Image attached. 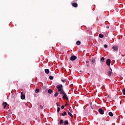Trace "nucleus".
I'll use <instances>...</instances> for the list:
<instances>
[{"label":"nucleus","mask_w":125,"mask_h":125,"mask_svg":"<svg viewBox=\"0 0 125 125\" xmlns=\"http://www.w3.org/2000/svg\"><path fill=\"white\" fill-rule=\"evenodd\" d=\"M56 87L58 90V92H60V94H62V93H64V89H63V85L60 84L56 86Z\"/></svg>","instance_id":"1"},{"label":"nucleus","mask_w":125,"mask_h":125,"mask_svg":"<svg viewBox=\"0 0 125 125\" xmlns=\"http://www.w3.org/2000/svg\"><path fill=\"white\" fill-rule=\"evenodd\" d=\"M61 94H62L63 95L62 99H67L68 100V97L67 96V95L66 94L65 92H63V93H62Z\"/></svg>","instance_id":"2"},{"label":"nucleus","mask_w":125,"mask_h":125,"mask_svg":"<svg viewBox=\"0 0 125 125\" xmlns=\"http://www.w3.org/2000/svg\"><path fill=\"white\" fill-rule=\"evenodd\" d=\"M107 75L109 76V77H110V76L112 75V68H111V67H109Z\"/></svg>","instance_id":"3"},{"label":"nucleus","mask_w":125,"mask_h":125,"mask_svg":"<svg viewBox=\"0 0 125 125\" xmlns=\"http://www.w3.org/2000/svg\"><path fill=\"white\" fill-rule=\"evenodd\" d=\"M106 64L107 65V66H110V65H111V60L110 59H107L106 60Z\"/></svg>","instance_id":"4"},{"label":"nucleus","mask_w":125,"mask_h":125,"mask_svg":"<svg viewBox=\"0 0 125 125\" xmlns=\"http://www.w3.org/2000/svg\"><path fill=\"white\" fill-rule=\"evenodd\" d=\"M99 112L101 115H103L104 114V111H103V109L102 108H99Z\"/></svg>","instance_id":"5"},{"label":"nucleus","mask_w":125,"mask_h":125,"mask_svg":"<svg viewBox=\"0 0 125 125\" xmlns=\"http://www.w3.org/2000/svg\"><path fill=\"white\" fill-rule=\"evenodd\" d=\"M76 59H77V57L75 56H72L70 57V60H71V61H74V60H76Z\"/></svg>","instance_id":"6"},{"label":"nucleus","mask_w":125,"mask_h":125,"mask_svg":"<svg viewBox=\"0 0 125 125\" xmlns=\"http://www.w3.org/2000/svg\"><path fill=\"white\" fill-rule=\"evenodd\" d=\"M21 99L22 100L25 99V95H23V92H21Z\"/></svg>","instance_id":"7"},{"label":"nucleus","mask_w":125,"mask_h":125,"mask_svg":"<svg viewBox=\"0 0 125 125\" xmlns=\"http://www.w3.org/2000/svg\"><path fill=\"white\" fill-rule=\"evenodd\" d=\"M112 49L113 50V51H118V47L113 46Z\"/></svg>","instance_id":"8"},{"label":"nucleus","mask_w":125,"mask_h":125,"mask_svg":"<svg viewBox=\"0 0 125 125\" xmlns=\"http://www.w3.org/2000/svg\"><path fill=\"white\" fill-rule=\"evenodd\" d=\"M3 108L5 109V108H6V106H7V103L4 102L3 103Z\"/></svg>","instance_id":"9"},{"label":"nucleus","mask_w":125,"mask_h":125,"mask_svg":"<svg viewBox=\"0 0 125 125\" xmlns=\"http://www.w3.org/2000/svg\"><path fill=\"white\" fill-rule=\"evenodd\" d=\"M72 6H74V7H78V4L77 3H73L72 4Z\"/></svg>","instance_id":"10"},{"label":"nucleus","mask_w":125,"mask_h":125,"mask_svg":"<svg viewBox=\"0 0 125 125\" xmlns=\"http://www.w3.org/2000/svg\"><path fill=\"white\" fill-rule=\"evenodd\" d=\"M45 73L46 74H49V69H45Z\"/></svg>","instance_id":"11"},{"label":"nucleus","mask_w":125,"mask_h":125,"mask_svg":"<svg viewBox=\"0 0 125 125\" xmlns=\"http://www.w3.org/2000/svg\"><path fill=\"white\" fill-rule=\"evenodd\" d=\"M68 114L69 115V116H70L71 117V118H73V114H72V113H71V112H70V111H68Z\"/></svg>","instance_id":"12"},{"label":"nucleus","mask_w":125,"mask_h":125,"mask_svg":"<svg viewBox=\"0 0 125 125\" xmlns=\"http://www.w3.org/2000/svg\"><path fill=\"white\" fill-rule=\"evenodd\" d=\"M53 92V91H52L51 89H49L48 90V93H49V94H51Z\"/></svg>","instance_id":"13"},{"label":"nucleus","mask_w":125,"mask_h":125,"mask_svg":"<svg viewBox=\"0 0 125 125\" xmlns=\"http://www.w3.org/2000/svg\"><path fill=\"white\" fill-rule=\"evenodd\" d=\"M35 93H39V92H40V90L39 89H36L35 90Z\"/></svg>","instance_id":"14"},{"label":"nucleus","mask_w":125,"mask_h":125,"mask_svg":"<svg viewBox=\"0 0 125 125\" xmlns=\"http://www.w3.org/2000/svg\"><path fill=\"white\" fill-rule=\"evenodd\" d=\"M68 124H69V122H68V120H66L64 122V125H68Z\"/></svg>","instance_id":"15"},{"label":"nucleus","mask_w":125,"mask_h":125,"mask_svg":"<svg viewBox=\"0 0 125 125\" xmlns=\"http://www.w3.org/2000/svg\"><path fill=\"white\" fill-rule=\"evenodd\" d=\"M99 38H101V39H102L104 37V35L103 34H99Z\"/></svg>","instance_id":"16"},{"label":"nucleus","mask_w":125,"mask_h":125,"mask_svg":"<svg viewBox=\"0 0 125 125\" xmlns=\"http://www.w3.org/2000/svg\"><path fill=\"white\" fill-rule=\"evenodd\" d=\"M62 116H67V113H66V111H64L63 113H62Z\"/></svg>","instance_id":"17"},{"label":"nucleus","mask_w":125,"mask_h":125,"mask_svg":"<svg viewBox=\"0 0 125 125\" xmlns=\"http://www.w3.org/2000/svg\"><path fill=\"white\" fill-rule=\"evenodd\" d=\"M105 60V58L104 57H102L101 59V61H102V62H104V61Z\"/></svg>","instance_id":"18"},{"label":"nucleus","mask_w":125,"mask_h":125,"mask_svg":"<svg viewBox=\"0 0 125 125\" xmlns=\"http://www.w3.org/2000/svg\"><path fill=\"white\" fill-rule=\"evenodd\" d=\"M109 116L110 117H113V113L112 112H109Z\"/></svg>","instance_id":"19"},{"label":"nucleus","mask_w":125,"mask_h":125,"mask_svg":"<svg viewBox=\"0 0 125 125\" xmlns=\"http://www.w3.org/2000/svg\"><path fill=\"white\" fill-rule=\"evenodd\" d=\"M76 44H77V45H80V44H81V42L80 41H77L76 42Z\"/></svg>","instance_id":"20"},{"label":"nucleus","mask_w":125,"mask_h":125,"mask_svg":"<svg viewBox=\"0 0 125 125\" xmlns=\"http://www.w3.org/2000/svg\"><path fill=\"white\" fill-rule=\"evenodd\" d=\"M59 94L58 92L55 93V94H54V97H57V96H58Z\"/></svg>","instance_id":"21"},{"label":"nucleus","mask_w":125,"mask_h":125,"mask_svg":"<svg viewBox=\"0 0 125 125\" xmlns=\"http://www.w3.org/2000/svg\"><path fill=\"white\" fill-rule=\"evenodd\" d=\"M63 120L62 119L60 120V125H62V124H63Z\"/></svg>","instance_id":"22"},{"label":"nucleus","mask_w":125,"mask_h":125,"mask_svg":"<svg viewBox=\"0 0 125 125\" xmlns=\"http://www.w3.org/2000/svg\"><path fill=\"white\" fill-rule=\"evenodd\" d=\"M49 79H50V80H53L54 77L52 76H49Z\"/></svg>","instance_id":"23"},{"label":"nucleus","mask_w":125,"mask_h":125,"mask_svg":"<svg viewBox=\"0 0 125 125\" xmlns=\"http://www.w3.org/2000/svg\"><path fill=\"white\" fill-rule=\"evenodd\" d=\"M122 92H123L124 95H125V88L124 89L122 90Z\"/></svg>","instance_id":"24"},{"label":"nucleus","mask_w":125,"mask_h":125,"mask_svg":"<svg viewBox=\"0 0 125 125\" xmlns=\"http://www.w3.org/2000/svg\"><path fill=\"white\" fill-rule=\"evenodd\" d=\"M60 111V107H58V108H57V112H58V113H59Z\"/></svg>","instance_id":"25"},{"label":"nucleus","mask_w":125,"mask_h":125,"mask_svg":"<svg viewBox=\"0 0 125 125\" xmlns=\"http://www.w3.org/2000/svg\"><path fill=\"white\" fill-rule=\"evenodd\" d=\"M104 48H107V47H108V45L107 44H104Z\"/></svg>","instance_id":"26"},{"label":"nucleus","mask_w":125,"mask_h":125,"mask_svg":"<svg viewBox=\"0 0 125 125\" xmlns=\"http://www.w3.org/2000/svg\"><path fill=\"white\" fill-rule=\"evenodd\" d=\"M40 108H41V109H43V106H42V105H40Z\"/></svg>","instance_id":"27"},{"label":"nucleus","mask_w":125,"mask_h":125,"mask_svg":"<svg viewBox=\"0 0 125 125\" xmlns=\"http://www.w3.org/2000/svg\"><path fill=\"white\" fill-rule=\"evenodd\" d=\"M61 108H62V109H64V108H65V106L62 105Z\"/></svg>","instance_id":"28"},{"label":"nucleus","mask_w":125,"mask_h":125,"mask_svg":"<svg viewBox=\"0 0 125 125\" xmlns=\"http://www.w3.org/2000/svg\"><path fill=\"white\" fill-rule=\"evenodd\" d=\"M95 60H93L92 61V63H95Z\"/></svg>","instance_id":"29"},{"label":"nucleus","mask_w":125,"mask_h":125,"mask_svg":"<svg viewBox=\"0 0 125 125\" xmlns=\"http://www.w3.org/2000/svg\"><path fill=\"white\" fill-rule=\"evenodd\" d=\"M62 83H65L66 82V80H62Z\"/></svg>","instance_id":"30"},{"label":"nucleus","mask_w":125,"mask_h":125,"mask_svg":"<svg viewBox=\"0 0 125 125\" xmlns=\"http://www.w3.org/2000/svg\"><path fill=\"white\" fill-rule=\"evenodd\" d=\"M56 105H57V106L58 107H59V106H60L59 104H58V103L56 104Z\"/></svg>","instance_id":"31"},{"label":"nucleus","mask_w":125,"mask_h":125,"mask_svg":"<svg viewBox=\"0 0 125 125\" xmlns=\"http://www.w3.org/2000/svg\"><path fill=\"white\" fill-rule=\"evenodd\" d=\"M109 26H106V29H109Z\"/></svg>","instance_id":"32"},{"label":"nucleus","mask_w":125,"mask_h":125,"mask_svg":"<svg viewBox=\"0 0 125 125\" xmlns=\"http://www.w3.org/2000/svg\"><path fill=\"white\" fill-rule=\"evenodd\" d=\"M86 63H88V62H86Z\"/></svg>","instance_id":"33"}]
</instances>
